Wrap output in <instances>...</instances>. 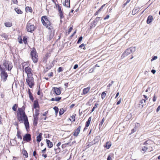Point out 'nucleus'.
Returning a JSON list of instances; mask_svg holds the SVG:
<instances>
[{
  "instance_id": "obj_1",
  "label": "nucleus",
  "mask_w": 160,
  "mask_h": 160,
  "mask_svg": "<svg viewBox=\"0 0 160 160\" xmlns=\"http://www.w3.org/2000/svg\"><path fill=\"white\" fill-rule=\"evenodd\" d=\"M41 21L43 25L46 27L50 30L52 29V27L51 26V23L50 21L46 16H43L42 17Z\"/></svg>"
},
{
  "instance_id": "obj_2",
  "label": "nucleus",
  "mask_w": 160,
  "mask_h": 160,
  "mask_svg": "<svg viewBox=\"0 0 160 160\" xmlns=\"http://www.w3.org/2000/svg\"><path fill=\"white\" fill-rule=\"evenodd\" d=\"M18 111L19 113H17V118L19 122H22L23 119L28 117L22 108H18Z\"/></svg>"
},
{
  "instance_id": "obj_3",
  "label": "nucleus",
  "mask_w": 160,
  "mask_h": 160,
  "mask_svg": "<svg viewBox=\"0 0 160 160\" xmlns=\"http://www.w3.org/2000/svg\"><path fill=\"white\" fill-rule=\"evenodd\" d=\"M136 48L135 47H131L127 49L122 55L121 58H123L125 57L128 56L131 53L134 52Z\"/></svg>"
},
{
  "instance_id": "obj_4",
  "label": "nucleus",
  "mask_w": 160,
  "mask_h": 160,
  "mask_svg": "<svg viewBox=\"0 0 160 160\" xmlns=\"http://www.w3.org/2000/svg\"><path fill=\"white\" fill-rule=\"evenodd\" d=\"M32 76H27L26 79L27 83L30 88H32L34 85V78Z\"/></svg>"
},
{
  "instance_id": "obj_5",
  "label": "nucleus",
  "mask_w": 160,
  "mask_h": 160,
  "mask_svg": "<svg viewBox=\"0 0 160 160\" xmlns=\"http://www.w3.org/2000/svg\"><path fill=\"white\" fill-rule=\"evenodd\" d=\"M0 75L1 77L2 81L4 82L7 80L8 77V75L6 72L5 71V69L4 68L1 71Z\"/></svg>"
},
{
  "instance_id": "obj_6",
  "label": "nucleus",
  "mask_w": 160,
  "mask_h": 160,
  "mask_svg": "<svg viewBox=\"0 0 160 160\" xmlns=\"http://www.w3.org/2000/svg\"><path fill=\"white\" fill-rule=\"evenodd\" d=\"M35 27L33 24H32L29 21L27 23L26 29L28 32H32L35 29Z\"/></svg>"
},
{
  "instance_id": "obj_7",
  "label": "nucleus",
  "mask_w": 160,
  "mask_h": 160,
  "mask_svg": "<svg viewBox=\"0 0 160 160\" xmlns=\"http://www.w3.org/2000/svg\"><path fill=\"white\" fill-rule=\"evenodd\" d=\"M3 65L4 66L5 68L8 71L11 70L12 68V63L8 61H5L4 62Z\"/></svg>"
},
{
  "instance_id": "obj_8",
  "label": "nucleus",
  "mask_w": 160,
  "mask_h": 160,
  "mask_svg": "<svg viewBox=\"0 0 160 160\" xmlns=\"http://www.w3.org/2000/svg\"><path fill=\"white\" fill-rule=\"evenodd\" d=\"M24 71L27 73V76H33L32 71L29 67H26L24 69Z\"/></svg>"
},
{
  "instance_id": "obj_9",
  "label": "nucleus",
  "mask_w": 160,
  "mask_h": 160,
  "mask_svg": "<svg viewBox=\"0 0 160 160\" xmlns=\"http://www.w3.org/2000/svg\"><path fill=\"white\" fill-rule=\"evenodd\" d=\"M31 139V136L29 133H27L23 137V140L27 142H29Z\"/></svg>"
},
{
  "instance_id": "obj_10",
  "label": "nucleus",
  "mask_w": 160,
  "mask_h": 160,
  "mask_svg": "<svg viewBox=\"0 0 160 160\" xmlns=\"http://www.w3.org/2000/svg\"><path fill=\"white\" fill-rule=\"evenodd\" d=\"M23 119V120L24 122V124L25 125V128L27 130H28L29 129V125L28 121V118L27 117Z\"/></svg>"
},
{
  "instance_id": "obj_11",
  "label": "nucleus",
  "mask_w": 160,
  "mask_h": 160,
  "mask_svg": "<svg viewBox=\"0 0 160 160\" xmlns=\"http://www.w3.org/2000/svg\"><path fill=\"white\" fill-rule=\"evenodd\" d=\"M52 90L57 95H59L61 93V91L60 89L58 88L53 87L52 89Z\"/></svg>"
},
{
  "instance_id": "obj_12",
  "label": "nucleus",
  "mask_w": 160,
  "mask_h": 160,
  "mask_svg": "<svg viewBox=\"0 0 160 160\" xmlns=\"http://www.w3.org/2000/svg\"><path fill=\"white\" fill-rule=\"evenodd\" d=\"M81 128V126H79L77 128V129L74 131L73 132V135L74 136L77 137L80 133Z\"/></svg>"
},
{
  "instance_id": "obj_13",
  "label": "nucleus",
  "mask_w": 160,
  "mask_h": 160,
  "mask_svg": "<svg viewBox=\"0 0 160 160\" xmlns=\"http://www.w3.org/2000/svg\"><path fill=\"white\" fill-rule=\"evenodd\" d=\"M30 55L31 57L32 56H37L38 55V53H37L36 49L35 48H33L32 50L31 51L30 53Z\"/></svg>"
},
{
  "instance_id": "obj_14",
  "label": "nucleus",
  "mask_w": 160,
  "mask_h": 160,
  "mask_svg": "<svg viewBox=\"0 0 160 160\" xmlns=\"http://www.w3.org/2000/svg\"><path fill=\"white\" fill-rule=\"evenodd\" d=\"M48 147L49 148H51L53 146L52 143L48 139H46V140Z\"/></svg>"
},
{
  "instance_id": "obj_15",
  "label": "nucleus",
  "mask_w": 160,
  "mask_h": 160,
  "mask_svg": "<svg viewBox=\"0 0 160 160\" xmlns=\"http://www.w3.org/2000/svg\"><path fill=\"white\" fill-rule=\"evenodd\" d=\"M145 101L146 100L144 99L141 100L139 102V107L141 108H142L144 106V103H145Z\"/></svg>"
},
{
  "instance_id": "obj_16",
  "label": "nucleus",
  "mask_w": 160,
  "mask_h": 160,
  "mask_svg": "<svg viewBox=\"0 0 160 160\" xmlns=\"http://www.w3.org/2000/svg\"><path fill=\"white\" fill-rule=\"evenodd\" d=\"M153 19L152 16L151 15H149L148 16L147 20V24H149L152 21Z\"/></svg>"
},
{
  "instance_id": "obj_17",
  "label": "nucleus",
  "mask_w": 160,
  "mask_h": 160,
  "mask_svg": "<svg viewBox=\"0 0 160 160\" xmlns=\"http://www.w3.org/2000/svg\"><path fill=\"white\" fill-rule=\"evenodd\" d=\"M70 0H65L64 3H63V4L66 7H70Z\"/></svg>"
},
{
  "instance_id": "obj_18",
  "label": "nucleus",
  "mask_w": 160,
  "mask_h": 160,
  "mask_svg": "<svg viewBox=\"0 0 160 160\" xmlns=\"http://www.w3.org/2000/svg\"><path fill=\"white\" fill-rule=\"evenodd\" d=\"M34 120H33V125L34 126H36L38 124V117L37 116H33Z\"/></svg>"
},
{
  "instance_id": "obj_19",
  "label": "nucleus",
  "mask_w": 160,
  "mask_h": 160,
  "mask_svg": "<svg viewBox=\"0 0 160 160\" xmlns=\"http://www.w3.org/2000/svg\"><path fill=\"white\" fill-rule=\"evenodd\" d=\"M42 133H40L37 137V141L38 142H40L42 140Z\"/></svg>"
},
{
  "instance_id": "obj_20",
  "label": "nucleus",
  "mask_w": 160,
  "mask_h": 160,
  "mask_svg": "<svg viewBox=\"0 0 160 160\" xmlns=\"http://www.w3.org/2000/svg\"><path fill=\"white\" fill-rule=\"evenodd\" d=\"M33 107L35 109L39 107V105L38 100H35L34 101Z\"/></svg>"
},
{
  "instance_id": "obj_21",
  "label": "nucleus",
  "mask_w": 160,
  "mask_h": 160,
  "mask_svg": "<svg viewBox=\"0 0 160 160\" xmlns=\"http://www.w3.org/2000/svg\"><path fill=\"white\" fill-rule=\"evenodd\" d=\"M33 61V62L34 63H36L38 62V55L37 56H32L31 57Z\"/></svg>"
},
{
  "instance_id": "obj_22",
  "label": "nucleus",
  "mask_w": 160,
  "mask_h": 160,
  "mask_svg": "<svg viewBox=\"0 0 160 160\" xmlns=\"http://www.w3.org/2000/svg\"><path fill=\"white\" fill-rule=\"evenodd\" d=\"M91 120H92L91 117H90L88 118V121L86 122V124H85V127H88L89 126V124L90 123V122L91 121Z\"/></svg>"
},
{
  "instance_id": "obj_23",
  "label": "nucleus",
  "mask_w": 160,
  "mask_h": 160,
  "mask_svg": "<svg viewBox=\"0 0 160 160\" xmlns=\"http://www.w3.org/2000/svg\"><path fill=\"white\" fill-rule=\"evenodd\" d=\"M90 89V87H88L84 88L83 90V92L84 94L87 93Z\"/></svg>"
},
{
  "instance_id": "obj_24",
  "label": "nucleus",
  "mask_w": 160,
  "mask_h": 160,
  "mask_svg": "<svg viewBox=\"0 0 160 160\" xmlns=\"http://www.w3.org/2000/svg\"><path fill=\"white\" fill-rule=\"evenodd\" d=\"M28 94L30 99L32 101H33L34 99V98L32 94V92H30V89H29L28 91Z\"/></svg>"
},
{
  "instance_id": "obj_25",
  "label": "nucleus",
  "mask_w": 160,
  "mask_h": 160,
  "mask_svg": "<svg viewBox=\"0 0 160 160\" xmlns=\"http://www.w3.org/2000/svg\"><path fill=\"white\" fill-rule=\"evenodd\" d=\"M111 146V144L110 142H107L104 146L107 149H108L110 148Z\"/></svg>"
},
{
  "instance_id": "obj_26",
  "label": "nucleus",
  "mask_w": 160,
  "mask_h": 160,
  "mask_svg": "<svg viewBox=\"0 0 160 160\" xmlns=\"http://www.w3.org/2000/svg\"><path fill=\"white\" fill-rule=\"evenodd\" d=\"M5 26L7 27H10L12 26V23L9 22H6L4 23Z\"/></svg>"
},
{
  "instance_id": "obj_27",
  "label": "nucleus",
  "mask_w": 160,
  "mask_h": 160,
  "mask_svg": "<svg viewBox=\"0 0 160 160\" xmlns=\"http://www.w3.org/2000/svg\"><path fill=\"white\" fill-rule=\"evenodd\" d=\"M100 18V17H97L93 21L92 24L95 26L97 22L99 20Z\"/></svg>"
},
{
  "instance_id": "obj_28",
  "label": "nucleus",
  "mask_w": 160,
  "mask_h": 160,
  "mask_svg": "<svg viewBox=\"0 0 160 160\" xmlns=\"http://www.w3.org/2000/svg\"><path fill=\"white\" fill-rule=\"evenodd\" d=\"M22 153L23 155L25 156L26 158H27L28 157V154L26 150L23 149L22 151Z\"/></svg>"
},
{
  "instance_id": "obj_29",
  "label": "nucleus",
  "mask_w": 160,
  "mask_h": 160,
  "mask_svg": "<svg viewBox=\"0 0 160 160\" xmlns=\"http://www.w3.org/2000/svg\"><path fill=\"white\" fill-rule=\"evenodd\" d=\"M15 10L18 14H22V12L18 8H16L15 9Z\"/></svg>"
},
{
  "instance_id": "obj_30",
  "label": "nucleus",
  "mask_w": 160,
  "mask_h": 160,
  "mask_svg": "<svg viewBox=\"0 0 160 160\" xmlns=\"http://www.w3.org/2000/svg\"><path fill=\"white\" fill-rule=\"evenodd\" d=\"M151 142V141L148 140L147 141H146L143 144V145H148L150 144Z\"/></svg>"
},
{
  "instance_id": "obj_31",
  "label": "nucleus",
  "mask_w": 160,
  "mask_h": 160,
  "mask_svg": "<svg viewBox=\"0 0 160 160\" xmlns=\"http://www.w3.org/2000/svg\"><path fill=\"white\" fill-rule=\"evenodd\" d=\"M20 134H21V132H20V131H17V135L18 138H20L21 139H22V137L21 135H20Z\"/></svg>"
},
{
  "instance_id": "obj_32",
  "label": "nucleus",
  "mask_w": 160,
  "mask_h": 160,
  "mask_svg": "<svg viewBox=\"0 0 160 160\" xmlns=\"http://www.w3.org/2000/svg\"><path fill=\"white\" fill-rule=\"evenodd\" d=\"M99 137L98 136H96L95 139L93 141V143H95L96 142H98V139H99Z\"/></svg>"
},
{
  "instance_id": "obj_33",
  "label": "nucleus",
  "mask_w": 160,
  "mask_h": 160,
  "mask_svg": "<svg viewBox=\"0 0 160 160\" xmlns=\"http://www.w3.org/2000/svg\"><path fill=\"white\" fill-rule=\"evenodd\" d=\"M39 114V110L38 109H36L35 111V114L33 116L38 117Z\"/></svg>"
},
{
  "instance_id": "obj_34",
  "label": "nucleus",
  "mask_w": 160,
  "mask_h": 160,
  "mask_svg": "<svg viewBox=\"0 0 160 160\" xmlns=\"http://www.w3.org/2000/svg\"><path fill=\"white\" fill-rule=\"evenodd\" d=\"M104 121H105V119H104V118H103L102 119V120L101 121V122H100V123H99V129H100L102 127V125L103 124V122H104Z\"/></svg>"
},
{
  "instance_id": "obj_35",
  "label": "nucleus",
  "mask_w": 160,
  "mask_h": 160,
  "mask_svg": "<svg viewBox=\"0 0 160 160\" xmlns=\"http://www.w3.org/2000/svg\"><path fill=\"white\" fill-rule=\"evenodd\" d=\"M53 109L55 111L56 114L57 115V114L58 113V108L56 106H55L53 107Z\"/></svg>"
},
{
  "instance_id": "obj_36",
  "label": "nucleus",
  "mask_w": 160,
  "mask_h": 160,
  "mask_svg": "<svg viewBox=\"0 0 160 160\" xmlns=\"http://www.w3.org/2000/svg\"><path fill=\"white\" fill-rule=\"evenodd\" d=\"M17 107L18 104H15L12 107V110L15 111H16Z\"/></svg>"
},
{
  "instance_id": "obj_37",
  "label": "nucleus",
  "mask_w": 160,
  "mask_h": 160,
  "mask_svg": "<svg viewBox=\"0 0 160 160\" xmlns=\"http://www.w3.org/2000/svg\"><path fill=\"white\" fill-rule=\"evenodd\" d=\"M54 150L56 152V154L58 153L61 151V149L59 147L57 149H54Z\"/></svg>"
},
{
  "instance_id": "obj_38",
  "label": "nucleus",
  "mask_w": 160,
  "mask_h": 160,
  "mask_svg": "<svg viewBox=\"0 0 160 160\" xmlns=\"http://www.w3.org/2000/svg\"><path fill=\"white\" fill-rule=\"evenodd\" d=\"M28 11L30 12H32V10L31 7H27L26 8V10L27 11L28 10Z\"/></svg>"
},
{
  "instance_id": "obj_39",
  "label": "nucleus",
  "mask_w": 160,
  "mask_h": 160,
  "mask_svg": "<svg viewBox=\"0 0 160 160\" xmlns=\"http://www.w3.org/2000/svg\"><path fill=\"white\" fill-rule=\"evenodd\" d=\"M106 93L103 92H102V94H101V97L103 99L104 98L106 97Z\"/></svg>"
},
{
  "instance_id": "obj_40",
  "label": "nucleus",
  "mask_w": 160,
  "mask_h": 160,
  "mask_svg": "<svg viewBox=\"0 0 160 160\" xmlns=\"http://www.w3.org/2000/svg\"><path fill=\"white\" fill-rule=\"evenodd\" d=\"M139 10L138 9L134 8L132 10V13H133V15H134L135 13L138 12Z\"/></svg>"
},
{
  "instance_id": "obj_41",
  "label": "nucleus",
  "mask_w": 160,
  "mask_h": 160,
  "mask_svg": "<svg viewBox=\"0 0 160 160\" xmlns=\"http://www.w3.org/2000/svg\"><path fill=\"white\" fill-rule=\"evenodd\" d=\"M98 103H96L94 104V106L93 107L92 109V112H93L95 110V109L97 107V106H98Z\"/></svg>"
},
{
  "instance_id": "obj_42",
  "label": "nucleus",
  "mask_w": 160,
  "mask_h": 160,
  "mask_svg": "<svg viewBox=\"0 0 160 160\" xmlns=\"http://www.w3.org/2000/svg\"><path fill=\"white\" fill-rule=\"evenodd\" d=\"M64 112V110L63 108H61L60 109L59 114L60 115H62Z\"/></svg>"
},
{
  "instance_id": "obj_43",
  "label": "nucleus",
  "mask_w": 160,
  "mask_h": 160,
  "mask_svg": "<svg viewBox=\"0 0 160 160\" xmlns=\"http://www.w3.org/2000/svg\"><path fill=\"white\" fill-rule=\"evenodd\" d=\"M2 36L6 40H7L8 38V36L5 33L2 34Z\"/></svg>"
},
{
  "instance_id": "obj_44",
  "label": "nucleus",
  "mask_w": 160,
  "mask_h": 160,
  "mask_svg": "<svg viewBox=\"0 0 160 160\" xmlns=\"http://www.w3.org/2000/svg\"><path fill=\"white\" fill-rule=\"evenodd\" d=\"M57 6L58 7V9L59 13L62 12V10L61 9V7L58 4Z\"/></svg>"
},
{
  "instance_id": "obj_45",
  "label": "nucleus",
  "mask_w": 160,
  "mask_h": 160,
  "mask_svg": "<svg viewBox=\"0 0 160 160\" xmlns=\"http://www.w3.org/2000/svg\"><path fill=\"white\" fill-rule=\"evenodd\" d=\"M63 68L62 67H60L58 69L57 71L58 72H62L63 70Z\"/></svg>"
},
{
  "instance_id": "obj_46",
  "label": "nucleus",
  "mask_w": 160,
  "mask_h": 160,
  "mask_svg": "<svg viewBox=\"0 0 160 160\" xmlns=\"http://www.w3.org/2000/svg\"><path fill=\"white\" fill-rule=\"evenodd\" d=\"M82 38H83L82 36H80V37H79V38L78 39V42H77L78 44H79L80 42L82 40Z\"/></svg>"
},
{
  "instance_id": "obj_47",
  "label": "nucleus",
  "mask_w": 160,
  "mask_h": 160,
  "mask_svg": "<svg viewBox=\"0 0 160 160\" xmlns=\"http://www.w3.org/2000/svg\"><path fill=\"white\" fill-rule=\"evenodd\" d=\"M148 147H147L144 146L142 149V151H143L144 152L146 151V150L148 149Z\"/></svg>"
},
{
  "instance_id": "obj_48",
  "label": "nucleus",
  "mask_w": 160,
  "mask_h": 160,
  "mask_svg": "<svg viewBox=\"0 0 160 160\" xmlns=\"http://www.w3.org/2000/svg\"><path fill=\"white\" fill-rule=\"evenodd\" d=\"M158 57L156 56H152V59L151 60V61H152L153 60H154L157 58Z\"/></svg>"
},
{
  "instance_id": "obj_49",
  "label": "nucleus",
  "mask_w": 160,
  "mask_h": 160,
  "mask_svg": "<svg viewBox=\"0 0 160 160\" xmlns=\"http://www.w3.org/2000/svg\"><path fill=\"white\" fill-rule=\"evenodd\" d=\"M59 13V14H60L59 16H60V18L62 19V18H63L64 16L63 14V12H60Z\"/></svg>"
},
{
  "instance_id": "obj_50",
  "label": "nucleus",
  "mask_w": 160,
  "mask_h": 160,
  "mask_svg": "<svg viewBox=\"0 0 160 160\" xmlns=\"http://www.w3.org/2000/svg\"><path fill=\"white\" fill-rule=\"evenodd\" d=\"M23 41L24 42V43L25 44H26L27 42V38H26L25 37H24L23 38Z\"/></svg>"
},
{
  "instance_id": "obj_51",
  "label": "nucleus",
  "mask_w": 160,
  "mask_h": 160,
  "mask_svg": "<svg viewBox=\"0 0 160 160\" xmlns=\"http://www.w3.org/2000/svg\"><path fill=\"white\" fill-rule=\"evenodd\" d=\"M61 99V97H56L55 98V101H59Z\"/></svg>"
},
{
  "instance_id": "obj_52",
  "label": "nucleus",
  "mask_w": 160,
  "mask_h": 160,
  "mask_svg": "<svg viewBox=\"0 0 160 160\" xmlns=\"http://www.w3.org/2000/svg\"><path fill=\"white\" fill-rule=\"evenodd\" d=\"M54 61H53L52 62V63L50 64V65L49 66H48V68H51L52 67H53L54 66V64H53V62H54Z\"/></svg>"
},
{
  "instance_id": "obj_53",
  "label": "nucleus",
  "mask_w": 160,
  "mask_h": 160,
  "mask_svg": "<svg viewBox=\"0 0 160 160\" xmlns=\"http://www.w3.org/2000/svg\"><path fill=\"white\" fill-rule=\"evenodd\" d=\"M151 91V89L150 88V87H148L145 90V92H150Z\"/></svg>"
},
{
  "instance_id": "obj_54",
  "label": "nucleus",
  "mask_w": 160,
  "mask_h": 160,
  "mask_svg": "<svg viewBox=\"0 0 160 160\" xmlns=\"http://www.w3.org/2000/svg\"><path fill=\"white\" fill-rule=\"evenodd\" d=\"M53 73L52 72H51L48 74V76L50 77L53 76Z\"/></svg>"
},
{
  "instance_id": "obj_55",
  "label": "nucleus",
  "mask_w": 160,
  "mask_h": 160,
  "mask_svg": "<svg viewBox=\"0 0 160 160\" xmlns=\"http://www.w3.org/2000/svg\"><path fill=\"white\" fill-rule=\"evenodd\" d=\"M113 82H114L113 81H111L110 83H109L107 86L108 87H111V85H112V84H113Z\"/></svg>"
},
{
  "instance_id": "obj_56",
  "label": "nucleus",
  "mask_w": 160,
  "mask_h": 160,
  "mask_svg": "<svg viewBox=\"0 0 160 160\" xmlns=\"http://www.w3.org/2000/svg\"><path fill=\"white\" fill-rule=\"evenodd\" d=\"M53 36V34H51L49 35V40H50L52 38Z\"/></svg>"
},
{
  "instance_id": "obj_57",
  "label": "nucleus",
  "mask_w": 160,
  "mask_h": 160,
  "mask_svg": "<svg viewBox=\"0 0 160 160\" xmlns=\"http://www.w3.org/2000/svg\"><path fill=\"white\" fill-rule=\"evenodd\" d=\"M72 27H70V28H69V29L68 31V34H69L70 32H71V31L72 30Z\"/></svg>"
},
{
  "instance_id": "obj_58",
  "label": "nucleus",
  "mask_w": 160,
  "mask_h": 160,
  "mask_svg": "<svg viewBox=\"0 0 160 160\" xmlns=\"http://www.w3.org/2000/svg\"><path fill=\"white\" fill-rule=\"evenodd\" d=\"M68 144V143H65L63 144L62 145V148H63L66 147V145Z\"/></svg>"
},
{
  "instance_id": "obj_59",
  "label": "nucleus",
  "mask_w": 160,
  "mask_h": 160,
  "mask_svg": "<svg viewBox=\"0 0 160 160\" xmlns=\"http://www.w3.org/2000/svg\"><path fill=\"white\" fill-rule=\"evenodd\" d=\"M12 1L13 2L14 4H18V2L17 0H12Z\"/></svg>"
},
{
  "instance_id": "obj_60",
  "label": "nucleus",
  "mask_w": 160,
  "mask_h": 160,
  "mask_svg": "<svg viewBox=\"0 0 160 160\" xmlns=\"http://www.w3.org/2000/svg\"><path fill=\"white\" fill-rule=\"evenodd\" d=\"M105 4H103V5H102L101 7V8H100L99 9V11H101V10H102L103 8L104 7V6H105Z\"/></svg>"
},
{
  "instance_id": "obj_61",
  "label": "nucleus",
  "mask_w": 160,
  "mask_h": 160,
  "mask_svg": "<svg viewBox=\"0 0 160 160\" xmlns=\"http://www.w3.org/2000/svg\"><path fill=\"white\" fill-rule=\"evenodd\" d=\"M78 64H75L73 67V69H75L78 68Z\"/></svg>"
},
{
  "instance_id": "obj_62",
  "label": "nucleus",
  "mask_w": 160,
  "mask_h": 160,
  "mask_svg": "<svg viewBox=\"0 0 160 160\" xmlns=\"http://www.w3.org/2000/svg\"><path fill=\"white\" fill-rule=\"evenodd\" d=\"M156 97H155V96L154 95L153 97L152 98V100L153 102H155L156 100Z\"/></svg>"
},
{
  "instance_id": "obj_63",
  "label": "nucleus",
  "mask_w": 160,
  "mask_h": 160,
  "mask_svg": "<svg viewBox=\"0 0 160 160\" xmlns=\"http://www.w3.org/2000/svg\"><path fill=\"white\" fill-rule=\"evenodd\" d=\"M109 17V15H107L106 17L104 18V20H106L108 19Z\"/></svg>"
},
{
  "instance_id": "obj_64",
  "label": "nucleus",
  "mask_w": 160,
  "mask_h": 160,
  "mask_svg": "<svg viewBox=\"0 0 160 160\" xmlns=\"http://www.w3.org/2000/svg\"><path fill=\"white\" fill-rule=\"evenodd\" d=\"M107 160H111V158L110 155L108 156L107 158Z\"/></svg>"
}]
</instances>
